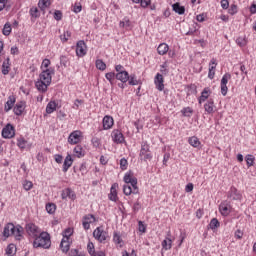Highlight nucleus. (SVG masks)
<instances>
[{
    "label": "nucleus",
    "mask_w": 256,
    "mask_h": 256,
    "mask_svg": "<svg viewBox=\"0 0 256 256\" xmlns=\"http://www.w3.org/2000/svg\"><path fill=\"white\" fill-rule=\"evenodd\" d=\"M204 109L208 115H212V113H215V101L210 98L205 104Z\"/></svg>",
    "instance_id": "obj_21"
},
{
    "label": "nucleus",
    "mask_w": 256,
    "mask_h": 256,
    "mask_svg": "<svg viewBox=\"0 0 256 256\" xmlns=\"http://www.w3.org/2000/svg\"><path fill=\"white\" fill-rule=\"evenodd\" d=\"M80 141L81 131L79 130L73 131L68 137V143H70V145H77V143H79Z\"/></svg>",
    "instance_id": "obj_12"
},
{
    "label": "nucleus",
    "mask_w": 256,
    "mask_h": 256,
    "mask_svg": "<svg viewBox=\"0 0 256 256\" xmlns=\"http://www.w3.org/2000/svg\"><path fill=\"white\" fill-rule=\"evenodd\" d=\"M229 15H235L237 14V5L232 4L230 8L228 9Z\"/></svg>",
    "instance_id": "obj_58"
},
{
    "label": "nucleus",
    "mask_w": 256,
    "mask_h": 256,
    "mask_svg": "<svg viewBox=\"0 0 256 256\" xmlns=\"http://www.w3.org/2000/svg\"><path fill=\"white\" fill-rule=\"evenodd\" d=\"M51 73H53L51 69L43 70L39 76L40 81H43L44 83H46V85H51V81H52Z\"/></svg>",
    "instance_id": "obj_10"
},
{
    "label": "nucleus",
    "mask_w": 256,
    "mask_h": 256,
    "mask_svg": "<svg viewBox=\"0 0 256 256\" xmlns=\"http://www.w3.org/2000/svg\"><path fill=\"white\" fill-rule=\"evenodd\" d=\"M109 199H110V201L117 202V199H118V197H117V184H113L111 186Z\"/></svg>",
    "instance_id": "obj_30"
},
{
    "label": "nucleus",
    "mask_w": 256,
    "mask_h": 256,
    "mask_svg": "<svg viewBox=\"0 0 256 256\" xmlns=\"http://www.w3.org/2000/svg\"><path fill=\"white\" fill-rule=\"evenodd\" d=\"M34 247H42V249H49V247H51V237L49 236V233H40V235L34 240Z\"/></svg>",
    "instance_id": "obj_1"
},
{
    "label": "nucleus",
    "mask_w": 256,
    "mask_h": 256,
    "mask_svg": "<svg viewBox=\"0 0 256 256\" xmlns=\"http://www.w3.org/2000/svg\"><path fill=\"white\" fill-rule=\"evenodd\" d=\"M138 230L140 233H145L147 231V227L143 224V221L138 222Z\"/></svg>",
    "instance_id": "obj_57"
},
{
    "label": "nucleus",
    "mask_w": 256,
    "mask_h": 256,
    "mask_svg": "<svg viewBox=\"0 0 256 256\" xmlns=\"http://www.w3.org/2000/svg\"><path fill=\"white\" fill-rule=\"evenodd\" d=\"M228 199H231L232 201H240L241 193L237 191V188L232 186L228 192Z\"/></svg>",
    "instance_id": "obj_17"
},
{
    "label": "nucleus",
    "mask_w": 256,
    "mask_h": 256,
    "mask_svg": "<svg viewBox=\"0 0 256 256\" xmlns=\"http://www.w3.org/2000/svg\"><path fill=\"white\" fill-rule=\"evenodd\" d=\"M96 68L99 69V71H105L107 69V64H105V62H103V60L98 59L96 60Z\"/></svg>",
    "instance_id": "obj_43"
},
{
    "label": "nucleus",
    "mask_w": 256,
    "mask_h": 256,
    "mask_svg": "<svg viewBox=\"0 0 256 256\" xmlns=\"http://www.w3.org/2000/svg\"><path fill=\"white\" fill-rule=\"evenodd\" d=\"M46 211L47 213H49V215H53V213L57 211V205H55L54 203L46 204Z\"/></svg>",
    "instance_id": "obj_42"
},
{
    "label": "nucleus",
    "mask_w": 256,
    "mask_h": 256,
    "mask_svg": "<svg viewBox=\"0 0 256 256\" xmlns=\"http://www.w3.org/2000/svg\"><path fill=\"white\" fill-rule=\"evenodd\" d=\"M13 105H15V96H9L5 104V111H11L13 109Z\"/></svg>",
    "instance_id": "obj_34"
},
{
    "label": "nucleus",
    "mask_w": 256,
    "mask_h": 256,
    "mask_svg": "<svg viewBox=\"0 0 256 256\" xmlns=\"http://www.w3.org/2000/svg\"><path fill=\"white\" fill-rule=\"evenodd\" d=\"M129 85H139V80H137V76L135 74H131L128 79Z\"/></svg>",
    "instance_id": "obj_45"
},
{
    "label": "nucleus",
    "mask_w": 256,
    "mask_h": 256,
    "mask_svg": "<svg viewBox=\"0 0 256 256\" xmlns=\"http://www.w3.org/2000/svg\"><path fill=\"white\" fill-rule=\"evenodd\" d=\"M2 137L4 139H13L15 137V128L11 124H7L3 129H2Z\"/></svg>",
    "instance_id": "obj_5"
},
{
    "label": "nucleus",
    "mask_w": 256,
    "mask_h": 256,
    "mask_svg": "<svg viewBox=\"0 0 256 256\" xmlns=\"http://www.w3.org/2000/svg\"><path fill=\"white\" fill-rule=\"evenodd\" d=\"M209 95H211V89L209 87H206L201 92V96L198 98V103L201 105V103H205L206 100L209 99Z\"/></svg>",
    "instance_id": "obj_23"
},
{
    "label": "nucleus",
    "mask_w": 256,
    "mask_h": 256,
    "mask_svg": "<svg viewBox=\"0 0 256 256\" xmlns=\"http://www.w3.org/2000/svg\"><path fill=\"white\" fill-rule=\"evenodd\" d=\"M11 59L6 58L4 62L2 63V74L3 75H9V71H11Z\"/></svg>",
    "instance_id": "obj_27"
},
{
    "label": "nucleus",
    "mask_w": 256,
    "mask_h": 256,
    "mask_svg": "<svg viewBox=\"0 0 256 256\" xmlns=\"http://www.w3.org/2000/svg\"><path fill=\"white\" fill-rule=\"evenodd\" d=\"M81 254H83V252H79L78 249H71L69 252V256H79Z\"/></svg>",
    "instance_id": "obj_63"
},
{
    "label": "nucleus",
    "mask_w": 256,
    "mask_h": 256,
    "mask_svg": "<svg viewBox=\"0 0 256 256\" xmlns=\"http://www.w3.org/2000/svg\"><path fill=\"white\" fill-rule=\"evenodd\" d=\"M209 227L212 231H215V229H219V227H221V223L217 218H213L209 223Z\"/></svg>",
    "instance_id": "obj_38"
},
{
    "label": "nucleus",
    "mask_w": 256,
    "mask_h": 256,
    "mask_svg": "<svg viewBox=\"0 0 256 256\" xmlns=\"http://www.w3.org/2000/svg\"><path fill=\"white\" fill-rule=\"evenodd\" d=\"M17 253V246L15 244H9L6 248V255L7 256H14Z\"/></svg>",
    "instance_id": "obj_36"
},
{
    "label": "nucleus",
    "mask_w": 256,
    "mask_h": 256,
    "mask_svg": "<svg viewBox=\"0 0 256 256\" xmlns=\"http://www.w3.org/2000/svg\"><path fill=\"white\" fill-rule=\"evenodd\" d=\"M154 83H155L156 89H158V91H163V89H165V84H163L164 83L163 75H161L160 73L156 74Z\"/></svg>",
    "instance_id": "obj_20"
},
{
    "label": "nucleus",
    "mask_w": 256,
    "mask_h": 256,
    "mask_svg": "<svg viewBox=\"0 0 256 256\" xmlns=\"http://www.w3.org/2000/svg\"><path fill=\"white\" fill-rule=\"evenodd\" d=\"M62 235H63V239H68L69 240V237H71L73 235V230L71 228H67V229L64 230Z\"/></svg>",
    "instance_id": "obj_50"
},
{
    "label": "nucleus",
    "mask_w": 256,
    "mask_h": 256,
    "mask_svg": "<svg viewBox=\"0 0 256 256\" xmlns=\"http://www.w3.org/2000/svg\"><path fill=\"white\" fill-rule=\"evenodd\" d=\"M140 161H151L153 159V153H151V149L147 141L141 143V149L139 153Z\"/></svg>",
    "instance_id": "obj_2"
},
{
    "label": "nucleus",
    "mask_w": 256,
    "mask_h": 256,
    "mask_svg": "<svg viewBox=\"0 0 256 256\" xmlns=\"http://www.w3.org/2000/svg\"><path fill=\"white\" fill-rule=\"evenodd\" d=\"M38 5L40 9H47V7L51 5V3L49 2V0H40Z\"/></svg>",
    "instance_id": "obj_52"
},
{
    "label": "nucleus",
    "mask_w": 256,
    "mask_h": 256,
    "mask_svg": "<svg viewBox=\"0 0 256 256\" xmlns=\"http://www.w3.org/2000/svg\"><path fill=\"white\" fill-rule=\"evenodd\" d=\"M71 37V32L66 31L64 32V35L60 36V39L63 43H67V41H69V38Z\"/></svg>",
    "instance_id": "obj_51"
},
{
    "label": "nucleus",
    "mask_w": 256,
    "mask_h": 256,
    "mask_svg": "<svg viewBox=\"0 0 256 256\" xmlns=\"http://www.w3.org/2000/svg\"><path fill=\"white\" fill-rule=\"evenodd\" d=\"M71 165H73V158L71 157L70 154H68L63 163V169H62L63 173H67Z\"/></svg>",
    "instance_id": "obj_25"
},
{
    "label": "nucleus",
    "mask_w": 256,
    "mask_h": 256,
    "mask_svg": "<svg viewBox=\"0 0 256 256\" xmlns=\"http://www.w3.org/2000/svg\"><path fill=\"white\" fill-rule=\"evenodd\" d=\"M17 145L19 149H27V147H29V142L25 140V138L20 137L17 139Z\"/></svg>",
    "instance_id": "obj_37"
},
{
    "label": "nucleus",
    "mask_w": 256,
    "mask_h": 256,
    "mask_svg": "<svg viewBox=\"0 0 256 256\" xmlns=\"http://www.w3.org/2000/svg\"><path fill=\"white\" fill-rule=\"evenodd\" d=\"M188 143L189 145H191L192 147H199V145H201V141H199V138H197L196 136H192L188 139Z\"/></svg>",
    "instance_id": "obj_39"
},
{
    "label": "nucleus",
    "mask_w": 256,
    "mask_h": 256,
    "mask_svg": "<svg viewBox=\"0 0 256 256\" xmlns=\"http://www.w3.org/2000/svg\"><path fill=\"white\" fill-rule=\"evenodd\" d=\"M72 11L73 13H81V11H83V6L79 2H76L72 6Z\"/></svg>",
    "instance_id": "obj_46"
},
{
    "label": "nucleus",
    "mask_w": 256,
    "mask_h": 256,
    "mask_svg": "<svg viewBox=\"0 0 256 256\" xmlns=\"http://www.w3.org/2000/svg\"><path fill=\"white\" fill-rule=\"evenodd\" d=\"M54 19L56 21H61V19H63V13H61V11H59V10H56L54 12Z\"/></svg>",
    "instance_id": "obj_62"
},
{
    "label": "nucleus",
    "mask_w": 256,
    "mask_h": 256,
    "mask_svg": "<svg viewBox=\"0 0 256 256\" xmlns=\"http://www.w3.org/2000/svg\"><path fill=\"white\" fill-rule=\"evenodd\" d=\"M222 9H229V0H221Z\"/></svg>",
    "instance_id": "obj_64"
},
{
    "label": "nucleus",
    "mask_w": 256,
    "mask_h": 256,
    "mask_svg": "<svg viewBox=\"0 0 256 256\" xmlns=\"http://www.w3.org/2000/svg\"><path fill=\"white\" fill-rule=\"evenodd\" d=\"M116 79L121 81V83H127V81H129V72H118Z\"/></svg>",
    "instance_id": "obj_29"
},
{
    "label": "nucleus",
    "mask_w": 256,
    "mask_h": 256,
    "mask_svg": "<svg viewBox=\"0 0 256 256\" xmlns=\"http://www.w3.org/2000/svg\"><path fill=\"white\" fill-rule=\"evenodd\" d=\"M245 159H246L247 167H253V165H255V156L251 154H247Z\"/></svg>",
    "instance_id": "obj_41"
},
{
    "label": "nucleus",
    "mask_w": 256,
    "mask_h": 256,
    "mask_svg": "<svg viewBox=\"0 0 256 256\" xmlns=\"http://www.w3.org/2000/svg\"><path fill=\"white\" fill-rule=\"evenodd\" d=\"M35 85L38 91H41V93H46L47 87H49L50 84H47L42 80H38Z\"/></svg>",
    "instance_id": "obj_31"
},
{
    "label": "nucleus",
    "mask_w": 256,
    "mask_h": 256,
    "mask_svg": "<svg viewBox=\"0 0 256 256\" xmlns=\"http://www.w3.org/2000/svg\"><path fill=\"white\" fill-rule=\"evenodd\" d=\"M61 199H63V201L67 199H71L72 201H75V199H77V195H75V192L71 190V188H66L62 190Z\"/></svg>",
    "instance_id": "obj_13"
},
{
    "label": "nucleus",
    "mask_w": 256,
    "mask_h": 256,
    "mask_svg": "<svg viewBox=\"0 0 256 256\" xmlns=\"http://www.w3.org/2000/svg\"><path fill=\"white\" fill-rule=\"evenodd\" d=\"M30 15L31 17H33L34 19H37V17H39V9H37V7H33L30 9Z\"/></svg>",
    "instance_id": "obj_54"
},
{
    "label": "nucleus",
    "mask_w": 256,
    "mask_h": 256,
    "mask_svg": "<svg viewBox=\"0 0 256 256\" xmlns=\"http://www.w3.org/2000/svg\"><path fill=\"white\" fill-rule=\"evenodd\" d=\"M54 111H57V102L50 101L46 106V113L51 115V113H54Z\"/></svg>",
    "instance_id": "obj_32"
},
{
    "label": "nucleus",
    "mask_w": 256,
    "mask_h": 256,
    "mask_svg": "<svg viewBox=\"0 0 256 256\" xmlns=\"http://www.w3.org/2000/svg\"><path fill=\"white\" fill-rule=\"evenodd\" d=\"M102 123H103V129L107 131L108 129H111V127H113L115 122L113 120V117L106 115L104 116Z\"/></svg>",
    "instance_id": "obj_22"
},
{
    "label": "nucleus",
    "mask_w": 256,
    "mask_h": 256,
    "mask_svg": "<svg viewBox=\"0 0 256 256\" xmlns=\"http://www.w3.org/2000/svg\"><path fill=\"white\" fill-rule=\"evenodd\" d=\"M157 51L160 55H166L169 52V45H167V43H161L158 46Z\"/></svg>",
    "instance_id": "obj_35"
},
{
    "label": "nucleus",
    "mask_w": 256,
    "mask_h": 256,
    "mask_svg": "<svg viewBox=\"0 0 256 256\" xmlns=\"http://www.w3.org/2000/svg\"><path fill=\"white\" fill-rule=\"evenodd\" d=\"M172 9L178 15H185V7L181 6L179 2H176L172 5Z\"/></svg>",
    "instance_id": "obj_28"
},
{
    "label": "nucleus",
    "mask_w": 256,
    "mask_h": 256,
    "mask_svg": "<svg viewBox=\"0 0 256 256\" xmlns=\"http://www.w3.org/2000/svg\"><path fill=\"white\" fill-rule=\"evenodd\" d=\"M111 135L114 143L121 144L125 142V136H123L121 130H113Z\"/></svg>",
    "instance_id": "obj_14"
},
{
    "label": "nucleus",
    "mask_w": 256,
    "mask_h": 256,
    "mask_svg": "<svg viewBox=\"0 0 256 256\" xmlns=\"http://www.w3.org/2000/svg\"><path fill=\"white\" fill-rule=\"evenodd\" d=\"M123 193L124 195H131V193H133V195H137L139 194V188L136 186H131V184H125L123 186Z\"/></svg>",
    "instance_id": "obj_15"
},
{
    "label": "nucleus",
    "mask_w": 256,
    "mask_h": 256,
    "mask_svg": "<svg viewBox=\"0 0 256 256\" xmlns=\"http://www.w3.org/2000/svg\"><path fill=\"white\" fill-rule=\"evenodd\" d=\"M231 204L228 201L221 202L219 211L223 217H228L231 214Z\"/></svg>",
    "instance_id": "obj_7"
},
{
    "label": "nucleus",
    "mask_w": 256,
    "mask_h": 256,
    "mask_svg": "<svg viewBox=\"0 0 256 256\" xmlns=\"http://www.w3.org/2000/svg\"><path fill=\"white\" fill-rule=\"evenodd\" d=\"M216 67L217 60H215V58H212V60L210 61L209 71H215Z\"/></svg>",
    "instance_id": "obj_61"
},
{
    "label": "nucleus",
    "mask_w": 256,
    "mask_h": 256,
    "mask_svg": "<svg viewBox=\"0 0 256 256\" xmlns=\"http://www.w3.org/2000/svg\"><path fill=\"white\" fill-rule=\"evenodd\" d=\"M95 215L93 214H87L83 216L82 218V227L85 229V231H89L91 229V223H95Z\"/></svg>",
    "instance_id": "obj_4"
},
{
    "label": "nucleus",
    "mask_w": 256,
    "mask_h": 256,
    "mask_svg": "<svg viewBox=\"0 0 256 256\" xmlns=\"http://www.w3.org/2000/svg\"><path fill=\"white\" fill-rule=\"evenodd\" d=\"M71 245L69 243V238H62L60 243V249L62 253H68Z\"/></svg>",
    "instance_id": "obj_26"
},
{
    "label": "nucleus",
    "mask_w": 256,
    "mask_h": 256,
    "mask_svg": "<svg viewBox=\"0 0 256 256\" xmlns=\"http://www.w3.org/2000/svg\"><path fill=\"white\" fill-rule=\"evenodd\" d=\"M76 55L77 57H85L87 55V44H85V41L80 40L77 42Z\"/></svg>",
    "instance_id": "obj_6"
},
{
    "label": "nucleus",
    "mask_w": 256,
    "mask_h": 256,
    "mask_svg": "<svg viewBox=\"0 0 256 256\" xmlns=\"http://www.w3.org/2000/svg\"><path fill=\"white\" fill-rule=\"evenodd\" d=\"M11 24L6 23L3 27L2 33L5 37H9L11 35Z\"/></svg>",
    "instance_id": "obj_44"
},
{
    "label": "nucleus",
    "mask_w": 256,
    "mask_h": 256,
    "mask_svg": "<svg viewBox=\"0 0 256 256\" xmlns=\"http://www.w3.org/2000/svg\"><path fill=\"white\" fill-rule=\"evenodd\" d=\"M93 237L99 241V243H105L109 239V233L103 230V227H97L93 232Z\"/></svg>",
    "instance_id": "obj_3"
},
{
    "label": "nucleus",
    "mask_w": 256,
    "mask_h": 256,
    "mask_svg": "<svg viewBox=\"0 0 256 256\" xmlns=\"http://www.w3.org/2000/svg\"><path fill=\"white\" fill-rule=\"evenodd\" d=\"M127 165H128L127 159L122 158L120 160V169H122V171H125V169H127Z\"/></svg>",
    "instance_id": "obj_59"
},
{
    "label": "nucleus",
    "mask_w": 256,
    "mask_h": 256,
    "mask_svg": "<svg viewBox=\"0 0 256 256\" xmlns=\"http://www.w3.org/2000/svg\"><path fill=\"white\" fill-rule=\"evenodd\" d=\"M173 247V240L171 239V232L167 233L166 238L162 241V248L165 251H169Z\"/></svg>",
    "instance_id": "obj_18"
},
{
    "label": "nucleus",
    "mask_w": 256,
    "mask_h": 256,
    "mask_svg": "<svg viewBox=\"0 0 256 256\" xmlns=\"http://www.w3.org/2000/svg\"><path fill=\"white\" fill-rule=\"evenodd\" d=\"M26 103L25 101L18 102L14 107V113L17 116L23 115V112L25 111Z\"/></svg>",
    "instance_id": "obj_24"
},
{
    "label": "nucleus",
    "mask_w": 256,
    "mask_h": 256,
    "mask_svg": "<svg viewBox=\"0 0 256 256\" xmlns=\"http://www.w3.org/2000/svg\"><path fill=\"white\" fill-rule=\"evenodd\" d=\"M69 63V58L67 56H60V64L63 65V67H67Z\"/></svg>",
    "instance_id": "obj_55"
},
{
    "label": "nucleus",
    "mask_w": 256,
    "mask_h": 256,
    "mask_svg": "<svg viewBox=\"0 0 256 256\" xmlns=\"http://www.w3.org/2000/svg\"><path fill=\"white\" fill-rule=\"evenodd\" d=\"M124 182L126 185H131V187L137 186V178H135L131 172L124 175Z\"/></svg>",
    "instance_id": "obj_16"
},
{
    "label": "nucleus",
    "mask_w": 256,
    "mask_h": 256,
    "mask_svg": "<svg viewBox=\"0 0 256 256\" xmlns=\"http://www.w3.org/2000/svg\"><path fill=\"white\" fill-rule=\"evenodd\" d=\"M16 226L13 223H8L5 225L3 230V236L6 238L12 237Z\"/></svg>",
    "instance_id": "obj_19"
},
{
    "label": "nucleus",
    "mask_w": 256,
    "mask_h": 256,
    "mask_svg": "<svg viewBox=\"0 0 256 256\" xmlns=\"http://www.w3.org/2000/svg\"><path fill=\"white\" fill-rule=\"evenodd\" d=\"M79 171L81 172L82 175H87V163H82L80 165Z\"/></svg>",
    "instance_id": "obj_60"
},
{
    "label": "nucleus",
    "mask_w": 256,
    "mask_h": 256,
    "mask_svg": "<svg viewBox=\"0 0 256 256\" xmlns=\"http://www.w3.org/2000/svg\"><path fill=\"white\" fill-rule=\"evenodd\" d=\"M116 75L117 74H115V72L106 73L105 77H106L107 81H109L110 85H115Z\"/></svg>",
    "instance_id": "obj_40"
},
{
    "label": "nucleus",
    "mask_w": 256,
    "mask_h": 256,
    "mask_svg": "<svg viewBox=\"0 0 256 256\" xmlns=\"http://www.w3.org/2000/svg\"><path fill=\"white\" fill-rule=\"evenodd\" d=\"M73 153L74 157H78L79 159H81V157H85V152L83 151V147H81V145L75 146Z\"/></svg>",
    "instance_id": "obj_33"
},
{
    "label": "nucleus",
    "mask_w": 256,
    "mask_h": 256,
    "mask_svg": "<svg viewBox=\"0 0 256 256\" xmlns=\"http://www.w3.org/2000/svg\"><path fill=\"white\" fill-rule=\"evenodd\" d=\"M113 241L114 243H117V245H120V247H123V239H121V235H119L118 233H114V236H113Z\"/></svg>",
    "instance_id": "obj_47"
},
{
    "label": "nucleus",
    "mask_w": 256,
    "mask_h": 256,
    "mask_svg": "<svg viewBox=\"0 0 256 256\" xmlns=\"http://www.w3.org/2000/svg\"><path fill=\"white\" fill-rule=\"evenodd\" d=\"M23 187H24L25 191H31V189L33 188V182L25 181L23 184Z\"/></svg>",
    "instance_id": "obj_56"
},
{
    "label": "nucleus",
    "mask_w": 256,
    "mask_h": 256,
    "mask_svg": "<svg viewBox=\"0 0 256 256\" xmlns=\"http://www.w3.org/2000/svg\"><path fill=\"white\" fill-rule=\"evenodd\" d=\"M181 113L184 115V117H191V114H193V109H191V107H186L181 110Z\"/></svg>",
    "instance_id": "obj_48"
},
{
    "label": "nucleus",
    "mask_w": 256,
    "mask_h": 256,
    "mask_svg": "<svg viewBox=\"0 0 256 256\" xmlns=\"http://www.w3.org/2000/svg\"><path fill=\"white\" fill-rule=\"evenodd\" d=\"M229 80H231V75L229 73L224 74L221 79V94L223 97H225V95H227V91H229V88H227Z\"/></svg>",
    "instance_id": "obj_8"
},
{
    "label": "nucleus",
    "mask_w": 256,
    "mask_h": 256,
    "mask_svg": "<svg viewBox=\"0 0 256 256\" xmlns=\"http://www.w3.org/2000/svg\"><path fill=\"white\" fill-rule=\"evenodd\" d=\"M236 43L239 47H245V45H247V39H245V37H238Z\"/></svg>",
    "instance_id": "obj_49"
},
{
    "label": "nucleus",
    "mask_w": 256,
    "mask_h": 256,
    "mask_svg": "<svg viewBox=\"0 0 256 256\" xmlns=\"http://www.w3.org/2000/svg\"><path fill=\"white\" fill-rule=\"evenodd\" d=\"M87 250H88L89 255H91V256L96 253L95 252V245L92 242L88 243Z\"/></svg>",
    "instance_id": "obj_53"
},
{
    "label": "nucleus",
    "mask_w": 256,
    "mask_h": 256,
    "mask_svg": "<svg viewBox=\"0 0 256 256\" xmlns=\"http://www.w3.org/2000/svg\"><path fill=\"white\" fill-rule=\"evenodd\" d=\"M25 233V229L21 225H16L14 232H12V237H14L15 241H23Z\"/></svg>",
    "instance_id": "obj_11"
},
{
    "label": "nucleus",
    "mask_w": 256,
    "mask_h": 256,
    "mask_svg": "<svg viewBox=\"0 0 256 256\" xmlns=\"http://www.w3.org/2000/svg\"><path fill=\"white\" fill-rule=\"evenodd\" d=\"M25 229L28 235H30L31 237H37L39 233H41V230H39V227H37V225L33 223L26 224Z\"/></svg>",
    "instance_id": "obj_9"
}]
</instances>
